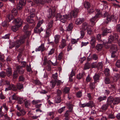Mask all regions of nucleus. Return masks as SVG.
<instances>
[{"instance_id": "obj_45", "label": "nucleus", "mask_w": 120, "mask_h": 120, "mask_svg": "<svg viewBox=\"0 0 120 120\" xmlns=\"http://www.w3.org/2000/svg\"><path fill=\"white\" fill-rule=\"evenodd\" d=\"M20 27H18V26H12L11 28V30L14 32H16L18 29V28Z\"/></svg>"}, {"instance_id": "obj_55", "label": "nucleus", "mask_w": 120, "mask_h": 120, "mask_svg": "<svg viewBox=\"0 0 120 120\" xmlns=\"http://www.w3.org/2000/svg\"><path fill=\"white\" fill-rule=\"evenodd\" d=\"M6 76V74L4 71H2L0 73V76L2 78H4Z\"/></svg>"}, {"instance_id": "obj_61", "label": "nucleus", "mask_w": 120, "mask_h": 120, "mask_svg": "<svg viewBox=\"0 0 120 120\" xmlns=\"http://www.w3.org/2000/svg\"><path fill=\"white\" fill-rule=\"evenodd\" d=\"M70 90V89L69 87H65L64 89V91L65 93H69Z\"/></svg>"}, {"instance_id": "obj_33", "label": "nucleus", "mask_w": 120, "mask_h": 120, "mask_svg": "<svg viewBox=\"0 0 120 120\" xmlns=\"http://www.w3.org/2000/svg\"><path fill=\"white\" fill-rule=\"evenodd\" d=\"M34 2L37 5H39L40 4H43V0H35Z\"/></svg>"}, {"instance_id": "obj_27", "label": "nucleus", "mask_w": 120, "mask_h": 120, "mask_svg": "<svg viewBox=\"0 0 120 120\" xmlns=\"http://www.w3.org/2000/svg\"><path fill=\"white\" fill-rule=\"evenodd\" d=\"M104 73L106 76H109L110 73L109 69L108 68H105L104 71Z\"/></svg>"}, {"instance_id": "obj_57", "label": "nucleus", "mask_w": 120, "mask_h": 120, "mask_svg": "<svg viewBox=\"0 0 120 120\" xmlns=\"http://www.w3.org/2000/svg\"><path fill=\"white\" fill-rule=\"evenodd\" d=\"M56 85L58 86L60 85L63 83V82L60 80H56Z\"/></svg>"}, {"instance_id": "obj_43", "label": "nucleus", "mask_w": 120, "mask_h": 120, "mask_svg": "<svg viewBox=\"0 0 120 120\" xmlns=\"http://www.w3.org/2000/svg\"><path fill=\"white\" fill-rule=\"evenodd\" d=\"M104 82L106 84H109L110 83L111 81L109 78L105 77L104 80Z\"/></svg>"}, {"instance_id": "obj_5", "label": "nucleus", "mask_w": 120, "mask_h": 120, "mask_svg": "<svg viewBox=\"0 0 120 120\" xmlns=\"http://www.w3.org/2000/svg\"><path fill=\"white\" fill-rule=\"evenodd\" d=\"M14 22L15 25L18 27L21 26L22 23V21L20 18L15 19Z\"/></svg>"}, {"instance_id": "obj_56", "label": "nucleus", "mask_w": 120, "mask_h": 120, "mask_svg": "<svg viewBox=\"0 0 120 120\" xmlns=\"http://www.w3.org/2000/svg\"><path fill=\"white\" fill-rule=\"evenodd\" d=\"M40 102V100H34L32 102V103L33 105H36Z\"/></svg>"}, {"instance_id": "obj_37", "label": "nucleus", "mask_w": 120, "mask_h": 120, "mask_svg": "<svg viewBox=\"0 0 120 120\" xmlns=\"http://www.w3.org/2000/svg\"><path fill=\"white\" fill-rule=\"evenodd\" d=\"M66 18L65 15H63L62 16L60 20L61 22L64 23L66 21Z\"/></svg>"}, {"instance_id": "obj_7", "label": "nucleus", "mask_w": 120, "mask_h": 120, "mask_svg": "<svg viewBox=\"0 0 120 120\" xmlns=\"http://www.w3.org/2000/svg\"><path fill=\"white\" fill-rule=\"evenodd\" d=\"M66 41L65 39H62L61 41L60 45H59V47L60 49H63L64 48L66 45Z\"/></svg>"}, {"instance_id": "obj_59", "label": "nucleus", "mask_w": 120, "mask_h": 120, "mask_svg": "<svg viewBox=\"0 0 120 120\" xmlns=\"http://www.w3.org/2000/svg\"><path fill=\"white\" fill-rule=\"evenodd\" d=\"M15 46V42H11L10 43L9 48L11 49L14 47Z\"/></svg>"}, {"instance_id": "obj_32", "label": "nucleus", "mask_w": 120, "mask_h": 120, "mask_svg": "<svg viewBox=\"0 0 120 120\" xmlns=\"http://www.w3.org/2000/svg\"><path fill=\"white\" fill-rule=\"evenodd\" d=\"M109 105L107 103L106 104L103 105L101 107V108L103 110H106L107 109Z\"/></svg>"}, {"instance_id": "obj_4", "label": "nucleus", "mask_w": 120, "mask_h": 120, "mask_svg": "<svg viewBox=\"0 0 120 120\" xmlns=\"http://www.w3.org/2000/svg\"><path fill=\"white\" fill-rule=\"evenodd\" d=\"M103 17H106V19L105 20L106 23L108 24L109 22L111 21L112 18V16L110 14H109L107 12L104 13Z\"/></svg>"}, {"instance_id": "obj_21", "label": "nucleus", "mask_w": 120, "mask_h": 120, "mask_svg": "<svg viewBox=\"0 0 120 120\" xmlns=\"http://www.w3.org/2000/svg\"><path fill=\"white\" fill-rule=\"evenodd\" d=\"M100 77V76L98 73L95 74L93 77L94 82H97L98 80H99Z\"/></svg>"}, {"instance_id": "obj_1", "label": "nucleus", "mask_w": 120, "mask_h": 120, "mask_svg": "<svg viewBox=\"0 0 120 120\" xmlns=\"http://www.w3.org/2000/svg\"><path fill=\"white\" fill-rule=\"evenodd\" d=\"M44 22L43 20H39L37 24V26L34 29V32L35 33L40 34L42 31H43L44 29L42 27H40L41 24Z\"/></svg>"}, {"instance_id": "obj_10", "label": "nucleus", "mask_w": 120, "mask_h": 120, "mask_svg": "<svg viewBox=\"0 0 120 120\" xmlns=\"http://www.w3.org/2000/svg\"><path fill=\"white\" fill-rule=\"evenodd\" d=\"M45 49H46L44 47V44H42L40 46H39L38 48L36 49V51H41L42 52L44 51Z\"/></svg>"}, {"instance_id": "obj_9", "label": "nucleus", "mask_w": 120, "mask_h": 120, "mask_svg": "<svg viewBox=\"0 0 120 120\" xmlns=\"http://www.w3.org/2000/svg\"><path fill=\"white\" fill-rule=\"evenodd\" d=\"M114 101V98L112 96H110L108 98L107 103L108 104L110 105H111L112 103H113Z\"/></svg>"}, {"instance_id": "obj_62", "label": "nucleus", "mask_w": 120, "mask_h": 120, "mask_svg": "<svg viewBox=\"0 0 120 120\" xmlns=\"http://www.w3.org/2000/svg\"><path fill=\"white\" fill-rule=\"evenodd\" d=\"M20 112L22 116L24 115L26 113V112L23 109H21Z\"/></svg>"}, {"instance_id": "obj_18", "label": "nucleus", "mask_w": 120, "mask_h": 120, "mask_svg": "<svg viewBox=\"0 0 120 120\" xmlns=\"http://www.w3.org/2000/svg\"><path fill=\"white\" fill-rule=\"evenodd\" d=\"M33 18L31 16V15L28 16L27 18V21L29 23H34L35 21L33 19Z\"/></svg>"}, {"instance_id": "obj_40", "label": "nucleus", "mask_w": 120, "mask_h": 120, "mask_svg": "<svg viewBox=\"0 0 120 120\" xmlns=\"http://www.w3.org/2000/svg\"><path fill=\"white\" fill-rule=\"evenodd\" d=\"M18 74L17 71H14L13 74V77L14 79H15L18 76Z\"/></svg>"}, {"instance_id": "obj_49", "label": "nucleus", "mask_w": 120, "mask_h": 120, "mask_svg": "<svg viewBox=\"0 0 120 120\" xmlns=\"http://www.w3.org/2000/svg\"><path fill=\"white\" fill-rule=\"evenodd\" d=\"M120 77V75L118 73H115L114 76V79H115L116 80H118Z\"/></svg>"}, {"instance_id": "obj_34", "label": "nucleus", "mask_w": 120, "mask_h": 120, "mask_svg": "<svg viewBox=\"0 0 120 120\" xmlns=\"http://www.w3.org/2000/svg\"><path fill=\"white\" fill-rule=\"evenodd\" d=\"M73 24L72 23H71L69 24L68 26L67 27V30L68 31H70L72 30L73 28Z\"/></svg>"}, {"instance_id": "obj_25", "label": "nucleus", "mask_w": 120, "mask_h": 120, "mask_svg": "<svg viewBox=\"0 0 120 120\" xmlns=\"http://www.w3.org/2000/svg\"><path fill=\"white\" fill-rule=\"evenodd\" d=\"M54 42L56 44H57L59 42L60 37L58 35H56L54 37Z\"/></svg>"}, {"instance_id": "obj_16", "label": "nucleus", "mask_w": 120, "mask_h": 120, "mask_svg": "<svg viewBox=\"0 0 120 120\" xmlns=\"http://www.w3.org/2000/svg\"><path fill=\"white\" fill-rule=\"evenodd\" d=\"M96 82H90L89 85V87L90 89L92 91L94 89L96 86L95 83Z\"/></svg>"}, {"instance_id": "obj_63", "label": "nucleus", "mask_w": 120, "mask_h": 120, "mask_svg": "<svg viewBox=\"0 0 120 120\" xmlns=\"http://www.w3.org/2000/svg\"><path fill=\"white\" fill-rule=\"evenodd\" d=\"M22 7L23 6L19 4H18L17 6V10H21L22 9Z\"/></svg>"}, {"instance_id": "obj_24", "label": "nucleus", "mask_w": 120, "mask_h": 120, "mask_svg": "<svg viewBox=\"0 0 120 120\" xmlns=\"http://www.w3.org/2000/svg\"><path fill=\"white\" fill-rule=\"evenodd\" d=\"M9 86L7 88H6L5 90L8 91L10 90L11 89L15 90V86L13 84L9 85Z\"/></svg>"}, {"instance_id": "obj_15", "label": "nucleus", "mask_w": 120, "mask_h": 120, "mask_svg": "<svg viewBox=\"0 0 120 120\" xmlns=\"http://www.w3.org/2000/svg\"><path fill=\"white\" fill-rule=\"evenodd\" d=\"M111 31V30L108 29L107 28H105L103 30L102 35L103 36H105L107 34L110 32Z\"/></svg>"}, {"instance_id": "obj_8", "label": "nucleus", "mask_w": 120, "mask_h": 120, "mask_svg": "<svg viewBox=\"0 0 120 120\" xmlns=\"http://www.w3.org/2000/svg\"><path fill=\"white\" fill-rule=\"evenodd\" d=\"M79 9L75 8L74 10L71 12V14L75 18L78 15V14L79 12Z\"/></svg>"}, {"instance_id": "obj_60", "label": "nucleus", "mask_w": 120, "mask_h": 120, "mask_svg": "<svg viewBox=\"0 0 120 120\" xmlns=\"http://www.w3.org/2000/svg\"><path fill=\"white\" fill-rule=\"evenodd\" d=\"M26 69L27 71L30 72L31 71V65L30 64L29 66L28 65H27Z\"/></svg>"}, {"instance_id": "obj_35", "label": "nucleus", "mask_w": 120, "mask_h": 120, "mask_svg": "<svg viewBox=\"0 0 120 120\" xmlns=\"http://www.w3.org/2000/svg\"><path fill=\"white\" fill-rule=\"evenodd\" d=\"M103 47V45L101 44H99L97 45L96 49L97 50L100 51Z\"/></svg>"}, {"instance_id": "obj_12", "label": "nucleus", "mask_w": 120, "mask_h": 120, "mask_svg": "<svg viewBox=\"0 0 120 120\" xmlns=\"http://www.w3.org/2000/svg\"><path fill=\"white\" fill-rule=\"evenodd\" d=\"M17 71L20 74H22L24 73V71L22 67L19 66H17L16 67Z\"/></svg>"}, {"instance_id": "obj_22", "label": "nucleus", "mask_w": 120, "mask_h": 120, "mask_svg": "<svg viewBox=\"0 0 120 120\" xmlns=\"http://www.w3.org/2000/svg\"><path fill=\"white\" fill-rule=\"evenodd\" d=\"M70 114L68 111H66L64 115V116L65 117L64 119L65 120H69L70 118L69 116Z\"/></svg>"}, {"instance_id": "obj_42", "label": "nucleus", "mask_w": 120, "mask_h": 120, "mask_svg": "<svg viewBox=\"0 0 120 120\" xmlns=\"http://www.w3.org/2000/svg\"><path fill=\"white\" fill-rule=\"evenodd\" d=\"M92 58L94 60H97L98 59V56L96 54H94L92 55Z\"/></svg>"}, {"instance_id": "obj_50", "label": "nucleus", "mask_w": 120, "mask_h": 120, "mask_svg": "<svg viewBox=\"0 0 120 120\" xmlns=\"http://www.w3.org/2000/svg\"><path fill=\"white\" fill-rule=\"evenodd\" d=\"M50 82L51 84L52 88H53L54 87L55 84H56V80H52L50 81Z\"/></svg>"}, {"instance_id": "obj_17", "label": "nucleus", "mask_w": 120, "mask_h": 120, "mask_svg": "<svg viewBox=\"0 0 120 120\" xmlns=\"http://www.w3.org/2000/svg\"><path fill=\"white\" fill-rule=\"evenodd\" d=\"M96 42L95 38L94 37H92V38L90 41V43L93 48H94L95 46V43Z\"/></svg>"}, {"instance_id": "obj_2", "label": "nucleus", "mask_w": 120, "mask_h": 120, "mask_svg": "<svg viewBox=\"0 0 120 120\" xmlns=\"http://www.w3.org/2000/svg\"><path fill=\"white\" fill-rule=\"evenodd\" d=\"M96 14L95 16L90 19V22L92 23V26H94L95 24V21L99 17V15L101 14V12L100 10L97 9L96 10Z\"/></svg>"}, {"instance_id": "obj_31", "label": "nucleus", "mask_w": 120, "mask_h": 120, "mask_svg": "<svg viewBox=\"0 0 120 120\" xmlns=\"http://www.w3.org/2000/svg\"><path fill=\"white\" fill-rule=\"evenodd\" d=\"M61 101V99L60 97L59 96L57 97L55 99V102L56 103H58Z\"/></svg>"}, {"instance_id": "obj_51", "label": "nucleus", "mask_w": 120, "mask_h": 120, "mask_svg": "<svg viewBox=\"0 0 120 120\" xmlns=\"http://www.w3.org/2000/svg\"><path fill=\"white\" fill-rule=\"evenodd\" d=\"M82 96V92L81 91H79L77 92L76 94V96L77 98H80Z\"/></svg>"}, {"instance_id": "obj_26", "label": "nucleus", "mask_w": 120, "mask_h": 120, "mask_svg": "<svg viewBox=\"0 0 120 120\" xmlns=\"http://www.w3.org/2000/svg\"><path fill=\"white\" fill-rule=\"evenodd\" d=\"M111 50L112 52H116L117 50L116 45H112L111 48Z\"/></svg>"}, {"instance_id": "obj_11", "label": "nucleus", "mask_w": 120, "mask_h": 120, "mask_svg": "<svg viewBox=\"0 0 120 120\" xmlns=\"http://www.w3.org/2000/svg\"><path fill=\"white\" fill-rule=\"evenodd\" d=\"M84 21V19L83 18H79L77 19L75 21V23L77 25H79L81 24Z\"/></svg>"}, {"instance_id": "obj_30", "label": "nucleus", "mask_w": 120, "mask_h": 120, "mask_svg": "<svg viewBox=\"0 0 120 120\" xmlns=\"http://www.w3.org/2000/svg\"><path fill=\"white\" fill-rule=\"evenodd\" d=\"M30 14L31 16H32V18H33L35 17V9H32L30 10Z\"/></svg>"}, {"instance_id": "obj_29", "label": "nucleus", "mask_w": 120, "mask_h": 120, "mask_svg": "<svg viewBox=\"0 0 120 120\" xmlns=\"http://www.w3.org/2000/svg\"><path fill=\"white\" fill-rule=\"evenodd\" d=\"M107 98V97L106 96H101L99 97L98 98V100L99 102L105 100Z\"/></svg>"}, {"instance_id": "obj_36", "label": "nucleus", "mask_w": 120, "mask_h": 120, "mask_svg": "<svg viewBox=\"0 0 120 120\" xmlns=\"http://www.w3.org/2000/svg\"><path fill=\"white\" fill-rule=\"evenodd\" d=\"M114 39V36H111L109 37L108 43H111L112 41Z\"/></svg>"}, {"instance_id": "obj_28", "label": "nucleus", "mask_w": 120, "mask_h": 120, "mask_svg": "<svg viewBox=\"0 0 120 120\" xmlns=\"http://www.w3.org/2000/svg\"><path fill=\"white\" fill-rule=\"evenodd\" d=\"M84 7L87 9L89 8L90 7V3L86 1L84 2L83 4Z\"/></svg>"}, {"instance_id": "obj_44", "label": "nucleus", "mask_w": 120, "mask_h": 120, "mask_svg": "<svg viewBox=\"0 0 120 120\" xmlns=\"http://www.w3.org/2000/svg\"><path fill=\"white\" fill-rule=\"evenodd\" d=\"M12 15H16L17 14V11L15 8H14L11 11Z\"/></svg>"}, {"instance_id": "obj_48", "label": "nucleus", "mask_w": 120, "mask_h": 120, "mask_svg": "<svg viewBox=\"0 0 120 120\" xmlns=\"http://www.w3.org/2000/svg\"><path fill=\"white\" fill-rule=\"evenodd\" d=\"M65 106H64L59 109L58 111V112L59 113L61 114L65 110Z\"/></svg>"}, {"instance_id": "obj_20", "label": "nucleus", "mask_w": 120, "mask_h": 120, "mask_svg": "<svg viewBox=\"0 0 120 120\" xmlns=\"http://www.w3.org/2000/svg\"><path fill=\"white\" fill-rule=\"evenodd\" d=\"M88 26V23L86 22H84L82 24V28L83 30H85L89 28Z\"/></svg>"}, {"instance_id": "obj_53", "label": "nucleus", "mask_w": 120, "mask_h": 120, "mask_svg": "<svg viewBox=\"0 0 120 120\" xmlns=\"http://www.w3.org/2000/svg\"><path fill=\"white\" fill-rule=\"evenodd\" d=\"M29 28V25L28 24H27L25 25L23 27V30L24 32L28 30V29Z\"/></svg>"}, {"instance_id": "obj_39", "label": "nucleus", "mask_w": 120, "mask_h": 120, "mask_svg": "<svg viewBox=\"0 0 120 120\" xmlns=\"http://www.w3.org/2000/svg\"><path fill=\"white\" fill-rule=\"evenodd\" d=\"M90 67V64L88 63H86L85 64L84 67V69L86 70L87 69H89Z\"/></svg>"}, {"instance_id": "obj_46", "label": "nucleus", "mask_w": 120, "mask_h": 120, "mask_svg": "<svg viewBox=\"0 0 120 120\" xmlns=\"http://www.w3.org/2000/svg\"><path fill=\"white\" fill-rule=\"evenodd\" d=\"M64 55V54L62 52H61L59 54L58 56V60H60L63 58Z\"/></svg>"}, {"instance_id": "obj_19", "label": "nucleus", "mask_w": 120, "mask_h": 120, "mask_svg": "<svg viewBox=\"0 0 120 120\" xmlns=\"http://www.w3.org/2000/svg\"><path fill=\"white\" fill-rule=\"evenodd\" d=\"M120 102V98L119 97H116L114 98L113 104L115 105L118 104Z\"/></svg>"}, {"instance_id": "obj_3", "label": "nucleus", "mask_w": 120, "mask_h": 120, "mask_svg": "<svg viewBox=\"0 0 120 120\" xmlns=\"http://www.w3.org/2000/svg\"><path fill=\"white\" fill-rule=\"evenodd\" d=\"M26 36H21L19 40H17L15 42V47L18 48L21 45L24 43L25 41V39L26 38Z\"/></svg>"}, {"instance_id": "obj_64", "label": "nucleus", "mask_w": 120, "mask_h": 120, "mask_svg": "<svg viewBox=\"0 0 120 120\" xmlns=\"http://www.w3.org/2000/svg\"><path fill=\"white\" fill-rule=\"evenodd\" d=\"M116 66L118 68H120V60H118L117 61L116 64Z\"/></svg>"}, {"instance_id": "obj_6", "label": "nucleus", "mask_w": 120, "mask_h": 120, "mask_svg": "<svg viewBox=\"0 0 120 120\" xmlns=\"http://www.w3.org/2000/svg\"><path fill=\"white\" fill-rule=\"evenodd\" d=\"M56 8L55 7H52L50 8L49 10V16H48V17L49 18H50L52 15L55 14V13L56 11Z\"/></svg>"}, {"instance_id": "obj_23", "label": "nucleus", "mask_w": 120, "mask_h": 120, "mask_svg": "<svg viewBox=\"0 0 120 120\" xmlns=\"http://www.w3.org/2000/svg\"><path fill=\"white\" fill-rule=\"evenodd\" d=\"M14 18L13 16L11 14H9L7 15L6 19L8 22H9L11 20L13 19Z\"/></svg>"}, {"instance_id": "obj_58", "label": "nucleus", "mask_w": 120, "mask_h": 120, "mask_svg": "<svg viewBox=\"0 0 120 120\" xmlns=\"http://www.w3.org/2000/svg\"><path fill=\"white\" fill-rule=\"evenodd\" d=\"M17 99L18 100V103L20 104H22L24 101L23 99L22 98H18Z\"/></svg>"}, {"instance_id": "obj_41", "label": "nucleus", "mask_w": 120, "mask_h": 120, "mask_svg": "<svg viewBox=\"0 0 120 120\" xmlns=\"http://www.w3.org/2000/svg\"><path fill=\"white\" fill-rule=\"evenodd\" d=\"M17 87L19 90H20L23 88L22 84L20 83H18L17 84Z\"/></svg>"}, {"instance_id": "obj_52", "label": "nucleus", "mask_w": 120, "mask_h": 120, "mask_svg": "<svg viewBox=\"0 0 120 120\" xmlns=\"http://www.w3.org/2000/svg\"><path fill=\"white\" fill-rule=\"evenodd\" d=\"M87 33L88 34L91 35L93 34L92 30L91 28H88L87 29Z\"/></svg>"}, {"instance_id": "obj_13", "label": "nucleus", "mask_w": 120, "mask_h": 120, "mask_svg": "<svg viewBox=\"0 0 120 120\" xmlns=\"http://www.w3.org/2000/svg\"><path fill=\"white\" fill-rule=\"evenodd\" d=\"M53 22V21L52 20H51L49 22L47 26V30H50V29H51L52 26Z\"/></svg>"}, {"instance_id": "obj_14", "label": "nucleus", "mask_w": 120, "mask_h": 120, "mask_svg": "<svg viewBox=\"0 0 120 120\" xmlns=\"http://www.w3.org/2000/svg\"><path fill=\"white\" fill-rule=\"evenodd\" d=\"M6 74L8 77L11 76L12 75V71L11 68H8L6 71Z\"/></svg>"}, {"instance_id": "obj_54", "label": "nucleus", "mask_w": 120, "mask_h": 120, "mask_svg": "<svg viewBox=\"0 0 120 120\" xmlns=\"http://www.w3.org/2000/svg\"><path fill=\"white\" fill-rule=\"evenodd\" d=\"M24 32H25L26 34L22 36H26V38L28 36L30 35L31 34V32L30 31H29L27 30V31H25Z\"/></svg>"}, {"instance_id": "obj_47", "label": "nucleus", "mask_w": 120, "mask_h": 120, "mask_svg": "<svg viewBox=\"0 0 120 120\" xmlns=\"http://www.w3.org/2000/svg\"><path fill=\"white\" fill-rule=\"evenodd\" d=\"M19 4L23 6H24L26 4L25 0H20L19 2Z\"/></svg>"}, {"instance_id": "obj_38", "label": "nucleus", "mask_w": 120, "mask_h": 120, "mask_svg": "<svg viewBox=\"0 0 120 120\" xmlns=\"http://www.w3.org/2000/svg\"><path fill=\"white\" fill-rule=\"evenodd\" d=\"M68 108L69 109L68 110H67L68 112L71 114V113L73 112V107L72 105H68Z\"/></svg>"}]
</instances>
